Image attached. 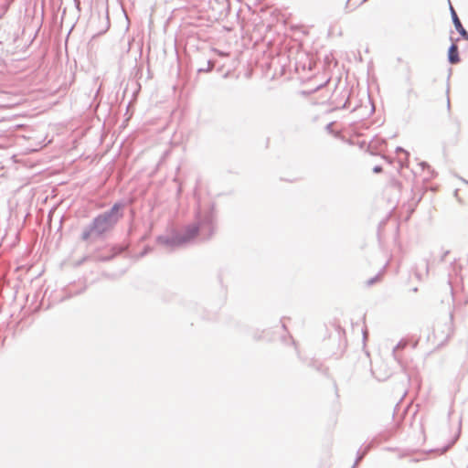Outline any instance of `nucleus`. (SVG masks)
I'll return each instance as SVG.
<instances>
[{"mask_svg":"<svg viewBox=\"0 0 468 468\" xmlns=\"http://www.w3.org/2000/svg\"><path fill=\"white\" fill-rule=\"evenodd\" d=\"M207 66H205V68L199 69L198 71L199 72H202V71H204V72L211 71L214 69V67H215V63L212 60H207Z\"/></svg>","mask_w":468,"mask_h":468,"instance_id":"obj_7","label":"nucleus"},{"mask_svg":"<svg viewBox=\"0 0 468 468\" xmlns=\"http://www.w3.org/2000/svg\"><path fill=\"white\" fill-rule=\"evenodd\" d=\"M405 345H402L401 343H399L395 347H394V350L393 352H396L397 350L399 349H402L404 347Z\"/></svg>","mask_w":468,"mask_h":468,"instance_id":"obj_12","label":"nucleus"},{"mask_svg":"<svg viewBox=\"0 0 468 468\" xmlns=\"http://www.w3.org/2000/svg\"><path fill=\"white\" fill-rule=\"evenodd\" d=\"M451 15H452V23L454 25L455 29L458 31V33L461 35V37L463 38H464L465 40H468V32L466 31V29L463 27H462V22L456 13V11L452 6H451Z\"/></svg>","mask_w":468,"mask_h":468,"instance_id":"obj_3","label":"nucleus"},{"mask_svg":"<svg viewBox=\"0 0 468 468\" xmlns=\"http://www.w3.org/2000/svg\"><path fill=\"white\" fill-rule=\"evenodd\" d=\"M439 326L440 324H438L435 327H434V334L437 335L438 334V331H439Z\"/></svg>","mask_w":468,"mask_h":468,"instance_id":"obj_16","label":"nucleus"},{"mask_svg":"<svg viewBox=\"0 0 468 468\" xmlns=\"http://www.w3.org/2000/svg\"><path fill=\"white\" fill-rule=\"evenodd\" d=\"M124 207L123 202H116L109 210L97 215L90 224L83 228L80 239L91 242L104 238L123 217Z\"/></svg>","mask_w":468,"mask_h":468,"instance_id":"obj_2","label":"nucleus"},{"mask_svg":"<svg viewBox=\"0 0 468 468\" xmlns=\"http://www.w3.org/2000/svg\"><path fill=\"white\" fill-rule=\"evenodd\" d=\"M448 60L452 65L458 64L461 61L458 46L454 43L448 49Z\"/></svg>","mask_w":468,"mask_h":468,"instance_id":"obj_4","label":"nucleus"},{"mask_svg":"<svg viewBox=\"0 0 468 468\" xmlns=\"http://www.w3.org/2000/svg\"><path fill=\"white\" fill-rule=\"evenodd\" d=\"M420 165H421V166H422V168H423V169H424L425 167H429V166H430V165H429V164H428V163H426V162H422Z\"/></svg>","mask_w":468,"mask_h":468,"instance_id":"obj_15","label":"nucleus"},{"mask_svg":"<svg viewBox=\"0 0 468 468\" xmlns=\"http://www.w3.org/2000/svg\"><path fill=\"white\" fill-rule=\"evenodd\" d=\"M207 66H205V68L199 69L198 71L199 72H202V71H204V72L211 71L214 69V67H215V63L212 60H207Z\"/></svg>","mask_w":468,"mask_h":468,"instance_id":"obj_8","label":"nucleus"},{"mask_svg":"<svg viewBox=\"0 0 468 468\" xmlns=\"http://www.w3.org/2000/svg\"><path fill=\"white\" fill-rule=\"evenodd\" d=\"M452 314H450V322L444 324V329L441 330V337L447 339L452 332Z\"/></svg>","mask_w":468,"mask_h":468,"instance_id":"obj_5","label":"nucleus"},{"mask_svg":"<svg viewBox=\"0 0 468 468\" xmlns=\"http://www.w3.org/2000/svg\"><path fill=\"white\" fill-rule=\"evenodd\" d=\"M348 5H349V0L346 2V8H348Z\"/></svg>","mask_w":468,"mask_h":468,"instance_id":"obj_19","label":"nucleus"},{"mask_svg":"<svg viewBox=\"0 0 468 468\" xmlns=\"http://www.w3.org/2000/svg\"><path fill=\"white\" fill-rule=\"evenodd\" d=\"M151 250L149 247H146L144 251L141 253V257L144 256L146 253H148Z\"/></svg>","mask_w":468,"mask_h":468,"instance_id":"obj_13","label":"nucleus"},{"mask_svg":"<svg viewBox=\"0 0 468 468\" xmlns=\"http://www.w3.org/2000/svg\"><path fill=\"white\" fill-rule=\"evenodd\" d=\"M380 277H381V274H378L375 277L369 279L367 281V285L371 286V285L375 284L377 282H378L380 280Z\"/></svg>","mask_w":468,"mask_h":468,"instance_id":"obj_9","label":"nucleus"},{"mask_svg":"<svg viewBox=\"0 0 468 468\" xmlns=\"http://www.w3.org/2000/svg\"><path fill=\"white\" fill-rule=\"evenodd\" d=\"M397 152H398V153L402 152V153H404V154H408V153H407V152H406L402 147H398V148H397Z\"/></svg>","mask_w":468,"mask_h":468,"instance_id":"obj_14","label":"nucleus"},{"mask_svg":"<svg viewBox=\"0 0 468 468\" xmlns=\"http://www.w3.org/2000/svg\"><path fill=\"white\" fill-rule=\"evenodd\" d=\"M331 125H332V123H328L326 127H327L328 129H331Z\"/></svg>","mask_w":468,"mask_h":468,"instance_id":"obj_17","label":"nucleus"},{"mask_svg":"<svg viewBox=\"0 0 468 468\" xmlns=\"http://www.w3.org/2000/svg\"><path fill=\"white\" fill-rule=\"evenodd\" d=\"M367 452V449L366 448L363 452L359 451L357 452V456H356V462L354 463V465L352 466V468H356V465H358V463L363 460V458L366 456Z\"/></svg>","mask_w":468,"mask_h":468,"instance_id":"obj_6","label":"nucleus"},{"mask_svg":"<svg viewBox=\"0 0 468 468\" xmlns=\"http://www.w3.org/2000/svg\"><path fill=\"white\" fill-rule=\"evenodd\" d=\"M331 125H332V123H328L326 127H327L328 129H331Z\"/></svg>","mask_w":468,"mask_h":468,"instance_id":"obj_18","label":"nucleus"},{"mask_svg":"<svg viewBox=\"0 0 468 468\" xmlns=\"http://www.w3.org/2000/svg\"><path fill=\"white\" fill-rule=\"evenodd\" d=\"M449 253H450V250H445V251L442 253V255H441V257L440 261H441V262L445 261H446V257L448 256V254H449Z\"/></svg>","mask_w":468,"mask_h":468,"instance_id":"obj_11","label":"nucleus"},{"mask_svg":"<svg viewBox=\"0 0 468 468\" xmlns=\"http://www.w3.org/2000/svg\"><path fill=\"white\" fill-rule=\"evenodd\" d=\"M383 171V167L381 165H375L373 167V173L379 174Z\"/></svg>","mask_w":468,"mask_h":468,"instance_id":"obj_10","label":"nucleus"},{"mask_svg":"<svg viewBox=\"0 0 468 468\" xmlns=\"http://www.w3.org/2000/svg\"><path fill=\"white\" fill-rule=\"evenodd\" d=\"M214 230L213 207L206 211L198 208L193 224L186 226L181 230L174 229L167 236H158L157 242L164 245L167 250H173L191 242L197 236H201L203 239H208L213 235Z\"/></svg>","mask_w":468,"mask_h":468,"instance_id":"obj_1","label":"nucleus"}]
</instances>
